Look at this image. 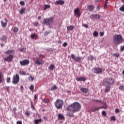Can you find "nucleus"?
<instances>
[{"label":"nucleus","mask_w":124,"mask_h":124,"mask_svg":"<svg viewBox=\"0 0 124 124\" xmlns=\"http://www.w3.org/2000/svg\"><path fill=\"white\" fill-rule=\"evenodd\" d=\"M81 104L76 102L68 107V110H72L73 113H76V112H78L81 110Z\"/></svg>","instance_id":"obj_1"},{"label":"nucleus","mask_w":124,"mask_h":124,"mask_svg":"<svg viewBox=\"0 0 124 124\" xmlns=\"http://www.w3.org/2000/svg\"><path fill=\"white\" fill-rule=\"evenodd\" d=\"M15 53L14 50H8L7 51L5 52V54L6 55H9L7 58H4V61L5 62H12V60H13L14 55Z\"/></svg>","instance_id":"obj_2"},{"label":"nucleus","mask_w":124,"mask_h":124,"mask_svg":"<svg viewBox=\"0 0 124 124\" xmlns=\"http://www.w3.org/2000/svg\"><path fill=\"white\" fill-rule=\"evenodd\" d=\"M112 40L114 44L115 45H119V44L123 43V37L121 35H115L113 37Z\"/></svg>","instance_id":"obj_3"},{"label":"nucleus","mask_w":124,"mask_h":124,"mask_svg":"<svg viewBox=\"0 0 124 124\" xmlns=\"http://www.w3.org/2000/svg\"><path fill=\"white\" fill-rule=\"evenodd\" d=\"M114 84V79L111 78H107L103 80L104 86H111Z\"/></svg>","instance_id":"obj_4"},{"label":"nucleus","mask_w":124,"mask_h":124,"mask_svg":"<svg viewBox=\"0 0 124 124\" xmlns=\"http://www.w3.org/2000/svg\"><path fill=\"white\" fill-rule=\"evenodd\" d=\"M54 22V17H50L49 18H45L43 20V24L46 26H51Z\"/></svg>","instance_id":"obj_5"},{"label":"nucleus","mask_w":124,"mask_h":124,"mask_svg":"<svg viewBox=\"0 0 124 124\" xmlns=\"http://www.w3.org/2000/svg\"><path fill=\"white\" fill-rule=\"evenodd\" d=\"M54 105L57 109H62V105H63V101L62 99H58L54 103Z\"/></svg>","instance_id":"obj_6"},{"label":"nucleus","mask_w":124,"mask_h":124,"mask_svg":"<svg viewBox=\"0 0 124 124\" xmlns=\"http://www.w3.org/2000/svg\"><path fill=\"white\" fill-rule=\"evenodd\" d=\"M20 81V77L19 76V75L16 74L15 76H14L13 77V84H14L15 85H16L19 83Z\"/></svg>","instance_id":"obj_7"},{"label":"nucleus","mask_w":124,"mask_h":124,"mask_svg":"<svg viewBox=\"0 0 124 124\" xmlns=\"http://www.w3.org/2000/svg\"><path fill=\"white\" fill-rule=\"evenodd\" d=\"M21 66H24L25 65H28L30 64V60H24L22 61H20L19 62Z\"/></svg>","instance_id":"obj_8"},{"label":"nucleus","mask_w":124,"mask_h":124,"mask_svg":"<svg viewBox=\"0 0 124 124\" xmlns=\"http://www.w3.org/2000/svg\"><path fill=\"white\" fill-rule=\"evenodd\" d=\"M71 57L75 62H81V60H82V58L80 57H75V55L74 54H71Z\"/></svg>","instance_id":"obj_9"},{"label":"nucleus","mask_w":124,"mask_h":124,"mask_svg":"<svg viewBox=\"0 0 124 124\" xmlns=\"http://www.w3.org/2000/svg\"><path fill=\"white\" fill-rule=\"evenodd\" d=\"M67 112H66V116L67 117H70V118H74V114L72 112V110H68V107L67 108Z\"/></svg>","instance_id":"obj_10"},{"label":"nucleus","mask_w":124,"mask_h":124,"mask_svg":"<svg viewBox=\"0 0 124 124\" xmlns=\"http://www.w3.org/2000/svg\"><path fill=\"white\" fill-rule=\"evenodd\" d=\"M101 16L98 14H92L90 16V18L91 19H100Z\"/></svg>","instance_id":"obj_11"},{"label":"nucleus","mask_w":124,"mask_h":124,"mask_svg":"<svg viewBox=\"0 0 124 124\" xmlns=\"http://www.w3.org/2000/svg\"><path fill=\"white\" fill-rule=\"evenodd\" d=\"M102 72V69L99 67H95L94 69V73L96 74H99Z\"/></svg>","instance_id":"obj_12"},{"label":"nucleus","mask_w":124,"mask_h":124,"mask_svg":"<svg viewBox=\"0 0 124 124\" xmlns=\"http://www.w3.org/2000/svg\"><path fill=\"white\" fill-rule=\"evenodd\" d=\"M74 14L75 15H77V16H78V17H80V16H81V12H80V9H79V8H77L75 9Z\"/></svg>","instance_id":"obj_13"},{"label":"nucleus","mask_w":124,"mask_h":124,"mask_svg":"<svg viewBox=\"0 0 124 124\" xmlns=\"http://www.w3.org/2000/svg\"><path fill=\"white\" fill-rule=\"evenodd\" d=\"M4 20L5 21V22H3V21H1V25L3 28H5L6 26H7V23H8V20H7V19L5 18Z\"/></svg>","instance_id":"obj_14"},{"label":"nucleus","mask_w":124,"mask_h":124,"mask_svg":"<svg viewBox=\"0 0 124 124\" xmlns=\"http://www.w3.org/2000/svg\"><path fill=\"white\" fill-rule=\"evenodd\" d=\"M80 91H81L82 93H87L89 92V89L87 88L81 87Z\"/></svg>","instance_id":"obj_15"},{"label":"nucleus","mask_w":124,"mask_h":124,"mask_svg":"<svg viewBox=\"0 0 124 124\" xmlns=\"http://www.w3.org/2000/svg\"><path fill=\"white\" fill-rule=\"evenodd\" d=\"M55 4L59 5H62V4H64V0H58L55 2Z\"/></svg>","instance_id":"obj_16"},{"label":"nucleus","mask_w":124,"mask_h":124,"mask_svg":"<svg viewBox=\"0 0 124 124\" xmlns=\"http://www.w3.org/2000/svg\"><path fill=\"white\" fill-rule=\"evenodd\" d=\"M35 63L36 64H37L38 65H40L41 64H43L44 62L42 61V60H39L38 59H36L35 60Z\"/></svg>","instance_id":"obj_17"},{"label":"nucleus","mask_w":124,"mask_h":124,"mask_svg":"<svg viewBox=\"0 0 124 124\" xmlns=\"http://www.w3.org/2000/svg\"><path fill=\"white\" fill-rule=\"evenodd\" d=\"M88 9L89 11L93 12V9H94V6L93 5H89L88 6Z\"/></svg>","instance_id":"obj_18"},{"label":"nucleus","mask_w":124,"mask_h":124,"mask_svg":"<svg viewBox=\"0 0 124 124\" xmlns=\"http://www.w3.org/2000/svg\"><path fill=\"white\" fill-rule=\"evenodd\" d=\"M58 119L59 121H61L62 120H64L65 119V118L62 114H59L58 115Z\"/></svg>","instance_id":"obj_19"},{"label":"nucleus","mask_w":124,"mask_h":124,"mask_svg":"<svg viewBox=\"0 0 124 124\" xmlns=\"http://www.w3.org/2000/svg\"><path fill=\"white\" fill-rule=\"evenodd\" d=\"M75 29V26L74 25H70L67 27V31H73Z\"/></svg>","instance_id":"obj_20"},{"label":"nucleus","mask_w":124,"mask_h":124,"mask_svg":"<svg viewBox=\"0 0 124 124\" xmlns=\"http://www.w3.org/2000/svg\"><path fill=\"white\" fill-rule=\"evenodd\" d=\"M106 86L105 93H109L111 90V85H104Z\"/></svg>","instance_id":"obj_21"},{"label":"nucleus","mask_w":124,"mask_h":124,"mask_svg":"<svg viewBox=\"0 0 124 124\" xmlns=\"http://www.w3.org/2000/svg\"><path fill=\"white\" fill-rule=\"evenodd\" d=\"M77 81H86V78L83 77H80V78H76Z\"/></svg>","instance_id":"obj_22"},{"label":"nucleus","mask_w":124,"mask_h":124,"mask_svg":"<svg viewBox=\"0 0 124 124\" xmlns=\"http://www.w3.org/2000/svg\"><path fill=\"white\" fill-rule=\"evenodd\" d=\"M4 81V79L3 78V75L1 73H0V83H2Z\"/></svg>","instance_id":"obj_23"},{"label":"nucleus","mask_w":124,"mask_h":124,"mask_svg":"<svg viewBox=\"0 0 124 124\" xmlns=\"http://www.w3.org/2000/svg\"><path fill=\"white\" fill-rule=\"evenodd\" d=\"M26 11V8H22L20 10V13L21 15H23Z\"/></svg>","instance_id":"obj_24"},{"label":"nucleus","mask_w":124,"mask_h":124,"mask_svg":"<svg viewBox=\"0 0 124 124\" xmlns=\"http://www.w3.org/2000/svg\"><path fill=\"white\" fill-rule=\"evenodd\" d=\"M34 122H35V124H39V123H42V119H40L35 120Z\"/></svg>","instance_id":"obj_25"},{"label":"nucleus","mask_w":124,"mask_h":124,"mask_svg":"<svg viewBox=\"0 0 124 124\" xmlns=\"http://www.w3.org/2000/svg\"><path fill=\"white\" fill-rule=\"evenodd\" d=\"M48 69L50 70H54L55 69V65L51 64L48 67Z\"/></svg>","instance_id":"obj_26"},{"label":"nucleus","mask_w":124,"mask_h":124,"mask_svg":"<svg viewBox=\"0 0 124 124\" xmlns=\"http://www.w3.org/2000/svg\"><path fill=\"white\" fill-rule=\"evenodd\" d=\"M7 40V37L5 35H3L1 36L0 38V40H2V41H4V40Z\"/></svg>","instance_id":"obj_27"},{"label":"nucleus","mask_w":124,"mask_h":124,"mask_svg":"<svg viewBox=\"0 0 124 124\" xmlns=\"http://www.w3.org/2000/svg\"><path fill=\"white\" fill-rule=\"evenodd\" d=\"M48 8H51V6L50 5H45L44 10H46Z\"/></svg>","instance_id":"obj_28"},{"label":"nucleus","mask_w":124,"mask_h":124,"mask_svg":"<svg viewBox=\"0 0 124 124\" xmlns=\"http://www.w3.org/2000/svg\"><path fill=\"white\" fill-rule=\"evenodd\" d=\"M19 31V28L17 27H15L14 29V32L17 33Z\"/></svg>","instance_id":"obj_29"},{"label":"nucleus","mask_w":124,"mask_h":124,"mask_svg":"<svg viewBox=\"0 0 124 124\" xmlns=\"http://www.w3.org/2000/svg\"><path fill=\"white\" fill-rule=\"evenodd\" d=\"M51 91H55V90H58V87L56 85H54L53 86L51 87L50 89Z\"/></svg>","instance_id":"obj_30"},{"label":"nucleus","mask_w":124,"mask_h":124,"mask_svg":"<svg viewBox=\"0 0 124 124\" xmlns=\"http://www.w3.org/2000/svg\"><path fill=\"white\" fill-rule=\"evenodd\" d=\"M88 59L89 61H93V59H94V57H93V55H90L88 57Z\"/></svg>","instance_id":"obj_31"},{"label":"nucleus","mask_w":124,"mask_h":124,"mask_svg":"<svg viewBox=\"0 0 124 124\" xmlns=\"http://www.w3.org/2000/svg\"><path fill=\"white\" fill-rule=\"evenodd\" d=\"M25 115L27 117H30V116H31V111H29L27 110L25 112Z\"/></svg>","instance_id":"obj_32"},{"label":"nucleus","mask_w":124,"mask_h":124,"mask_svg":"<svg viewBox=\"0 0 124 124\" xmlns=\"http://www.w3.org/2000/svg\"><path fill=\"white\" fill-rule=\"evenodd\" d=\"M93 36H94L95 37H96V36H98V32L95 31L93 33Z\"/></svg>","instance_id":"obj_33"},{"label":"nucleus","mask_w":124,"mask_h":124,"mask_svg":"<svg viewBox=\"0 0 124 124\" xmlns=\"http://www.w3.org/2000/svg\"><path fill=\"white\" fill-rule=\"evenodd\" d=\"M38 24H39L38 21H35L33 23V25H34V27H37V26H38Z\"/></svg>","instance_id":"obj_34"},{"label":"nucleus","mask_w":124,"mask_h":124,"mask_svg":"<svg viewBox=\"0 0 124 124\" xmlns=\"http://www.w3.org/2000/svg\"><path fill=\"white\" fill-rule=\"evenodd\" d=\"M35 37H36V34H33L31 35V39H34Z\"/></svg>","instance_id":"obj_35"},{"label":"nucleus","mask_w":124,"mask_h":124,"mask_svg":"<svg viewBox=\"0 0 124 124\" xmlns=\"http://www.w3.org/2000/svg\"><path fill=\"white\" fill-rule=\"evenodd\" d=\"M119 89L121 91H124V86L123 85H120L119 87Z\"/></svg>","instance_id":"obj_36"},{"label":"nucleus","mask_w":124,"mask_h":124,"mask_svg":"<svg viewBox=\"0 0 124 124\" xmlns=\"http://www.w3.org/2000/svg\"><path fill=\"white\" fill-rule=\"evenodd\" d=\"M114 57H116V58H119L120 57V54L118 53H115L113 54Z\"/></svg>","instance_id":"obj_37"},{"label":"nucleus","mask_w":124,"mask_h":124,"mask_svg":"<svg viewBox=\"0 0 124 124\" xmlns=\"http://www.w3.org/2000/svg\"><path fill=\"white\" fill-rule=\"evenodd\" d=\"M43 102H45V103H49V102H50V100L44 98L43 99Z\"/></svg>","instance_id":"obj_38"},{"label":"nucleus","mask_w":124,"mask_h":124,"mask_svg":"<svg viewBox=\"0 0 124 124\" xmlns=\"http://www.w3.org/2000/svg\"><path fill=\"white\" fill-rule=\"evenodd\" d=\"M30 90H31V91H33V90H34V86H33V85H31L30 86Z\"/></svg>","instance_id":"obj_39"},{"label":"nucleus","mask_w":124,"mask_h":124,"mask_svg":"<svg viewBox=\"0 0 124 124\" xmlns=\"http://www.w3.org/2000/svg\"><path fill=\"white\" fill-rule=\"evenodd\" d=\"M51 33V31H46L44 32V35L46 36L48 35V34H49V33Z\"/></svg>","instance_id":"obj_40"},{"label":"nucleus","mask_w":124,"mask_h":124,"mask_svg":"<svg viewBox=\"0 0 124 124\" xmlns=\"http://www.w3.org/2000/svg\"><path fill=\"white\" fill-rule=\"evenodd\" d=\"M99 110L98 108H93L92 109V112H95V111H97Z\"/></svg>","instance_id":"obj_41"},{"label":"nucleus","mask_w":124,"mask_h":124,"mask_svg":"<svg viewBox=\"0 0 124 124\" xmlns=\"http://www.w3.org/2000/svg\"><path fill=\"white\" fill-rule=\"evenodd\" d=\"M102 116H104V117H106L107 114H106V111H103L102 112Z\"/></svg>","instance_id":"obj_42"},{"label":"nucleus","mask_w":124,"mask_h":124,"mask_svg":"<svg viewBox=\"0 0 124 124\" xmlns=\"http://www.w3.org/2000/svg\"><path fill=\"white\" fill-rule=\"evenodd\" d=\"M119 10H120V11H122L123 12H124V5L120 7L119 9Z\"/></svg>","instance_id":"obj_43"},{"label":"nucleus","mask_w":124,"mask_h":124,"mask_svg":"<svg viewBox=\"0 0 124 124\" xmlns=\"http://www.w3.org/2000/svg\"><path fill=\"white\" fill-rule=\"evenodd\" d=\"M110 120L115 122L116 121V118L114 116H112L110 117Z\"/></svg>","instance_id":"obj_44"},{"label":"nucleus","mask_w":124,"mask_h":124,"mask_svg":"<svg viewBox=\"0 0 124 124\" xmlns=\"http://www.w3.org/2000/svg\"><path fill=\"white\" fill-rule=\"evenodd\" d=\"M33 79H34V78L31 76H30L29 78V79L30 80V81H33Z\"/></svg>","instance_id":"obj_45"},{"label":"nucleus","mask_w":124,"mask_h":124,"mask_svg":"<svg viewBox=\"0 0 124 124\" xmlns=\"http://www.w3.org/2000/svg\"><path fill=\"white\" fill-rule=\"evenodd\" d=\"M11 80V78H10V77H9L7 78V83H10V81Z\"/></svg>","instance_id":"obj_46"},{"label":"nucleus","mask_w":124,"mask_h":124,"mask_svg":"<svg viewBox=\"0 0 124 124\" xmlns=\"http://www.w3.org/2000/svg\"><path fill=\"white\" fill-rule=\"evenodd\" d=\"M67 45H68V44L67 42H64L63 43V44L62 45V46L63 47H66V46H67Z\"/></svg>","instance_id":"obj_47"},{"label":"nucleus","mask_w":124,"mask_h":124,"mask_svg":"<svg viewBox=\"0 0 124 124\" xmlns=\"http://www.w3.org/2000/svg\"><path fill=\"white\" fill-rule=\"evenodd\" d=\"M93 101L95 102H100V103H101L102 102V101H100L99 100H93Z\"/></svg>","instance_id":"obj_48"},{"label":"nucleus","mask_w":124,"mask_h":124,"mask_svg":"<svg viewBox=\"0 0 124 124\" xmlns=\"http://www.w3.org/2000/svg\"><path fill=\"white\" fill-rule=\"evenodd\" d=\"M108 4V1H106L105 5L104 6V8H106Z\"/></svg>","instance_id":"obj_49"},{"label":"nucleus","mask_w":124,"mask_h":124,"mask_svg":"<svg viewBox=\"0 0 124 124\" xmlns=\"http://www.w3.org/2000/svg\"><path fill=\"white\" fill-rule=\"evenodd\" d=\"M31 108L33 109V110H35V108H34V106H33L32 103H31Z\"/></svg>","instance_id":"obj_50"},{"label":"nucleus","mask_w":124,"mask_h":124,"mask_svg":"<svg viewBox=\"0 0 124 124\" xmlns=\"http://www.w3.org/2000/svg\"><path fill=\"white\" fill-rule=\"evenodd\" d=\"M25 4V2L24 1H21L20 2V5H24Z\"/></svg>","instance_id":"obj_51"},{"label":"nucleus","mask_w":124,"mask_h":124,"mask_svg":"<svg viewBox=\"0 0 124 124\" xmlns=\"http://www.w3.org/2000/svg\"><path fill=\"white\" fill-rule=\"evenodd\" d=\"M83 27H84L86 29H88L89 28V26L87 24H83Z\"/></svg>","instance_id":"obj_52"},{"label":"nucleus","mask_w":124,"mask_h":124,"mask_svg":"<svg viewBox=\"0 0 124 124\" xmlns=\"http://www.w3.org/2000/svg\"><path fill=\"white\" fill-rule=\"evenodd\" d=\"M99 34L101 36H103V35H104V32H100Z\"/></svg>","instance_id":"obj_53"},{"label":"nucleus","mask_w":124,"mask_h":124,"mask_svg":"<svg viewBox=\"0 0 124 124\" xmlns=\"http://www.w3.org/2000/svg\"><path fill=\"white\" fill-rule=\"evenodd\" d=\"M16 124H23V123L21 121H17Z\"/></svg>","instance_id":"obj_54"},{"label":"nucleus","mask_w":124,"mask_h":124,"mask_svg":"<svg viewBox=\"0 0 124 124\" xmlns=\"http://www.w3.org/2000/svg\"><path fill=\"white\" fill-rule=\"evenodd\" d=\"M120 112V109H119V108H116L115 109V112L118 113Z\"/></svg>","instance_id":"obj_55"},{"label":"nucleus","mask_w":124,"mask_h":124,"mask_svg":"<svg viewBox=\"0 0 124 124\" xmlns=\"http://www.w3.org/2000/svg\"><path fill=\"white\" fill-rule=\"evenodd\" d=\"M98 108L99 109H103V108H106V106H103V107H99V108Z\"/></svg>","instance_id":"obj_56"},{"label":"nucleus","mask_w":124,"mask_h":124,"mask_svg":"<svg viewBox=\"0 0 124 124\" xmlns=\"http://www.w3.org/2000/svg\"><path fill=\"white\" fill-rule=\"evenodd\" d=\"M96 10L98 11H99L100 10V7L99 6H97V8H96Z\"/></svg>","instance_id":"obj_57"},{"label":"nucleus","mask_w":124,"mask_h":124,"mask_svg":"<svg viewBox=\"0 0 124 124\" xmlns=\"http://www.w3.org/2000/svg\"><path fill=\"white\" fill-rule=\"evenodd\" d=\"M124 46H121V51L122 52H123V51H124Z\"/></svg>","instance_id":"obj_58"},{"label":"nucleus","mask_w":124,"mask_h":124,"mask_svg":"<svg viewBox=\"0 0 124 124\" xmlns=\"http://www.w3.org/2000/svg\"><path fill=\"white\" fill-rule=\"evenodd\" d=\"M36 98H37V95L36 94H35L34 95V100H35V99H36Z\"/></svg>","instance_id":"obj_59"},{"label":"nucleus","mask_w":124,"mask_h":124,"mask_svg":"<svg viewBox=\"0 0 124 124\" xmlns=\"http://www.w3.org/2000/svg\"><path fill=\"white\" fill-rule=\"evenodd\" d=\"M39 57H42V58H45V56L43 55H39Z\"/></svg>","instance_id":"obj_60"},{"label":"nucleus","mask_w":124,"mask_h":124,"mask_svg":"<svg viewBox=\"0 0 124 124\" xmlns=\"http://www.w3.org/2000/svg\"><path fill=\"white\" fill-rule=\"evenodd\" d=\"M21 74H22L23 75H26V72H24V71L21 72Z\"/></svg>","instance_id":"obj_61"},{"label":"nucleus","mask_w":124,"mask_h":124,"mask_svg":"<svg viewBox=\"0 0 124 124\" xmlns=\"http://www.w3.org/2000/svg\"><path fill=\"white\" fill-rule=\"evenodd\" d=\"M38 20H41V16H38Z\"/></svg>","instance_id":"obj_62"},{"label":"nucleus","mask_w":124,"mask_h":124,"mask_svg":"<svg viewBox=\"0 0 124 124\" xmlns=\"http://www.w3.org/2000/svg\"><path fill=\"white\" fill-rule=\"evenodd\" d=\"M23 51H24V48H20V52H23Z\"/></svg>","instance_id":"obj_63"},{"label":"nucleus","mask_w":124,"mask_h":124,"mask_svg":"<svg viewBox=\"0 0 124 124\" xmlns=\"http://www.w3.org/2000/svg\"><path fill=\"white\" fill-rule=\"evenodd\" d=\"M58 43H59V44H62V41H58Z\"/></svg>","instance_id":"obj_64"}]
</instances>
